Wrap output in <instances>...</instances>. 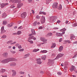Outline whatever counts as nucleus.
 Here are the masks:
<instances>
[{
	"label": "nucleus",
	"instance_id": "1",
	"mask_svg": "<svg viewBox=\"0 0 77 77\" xmlns=\"http://www.w3.org/2000/svg\"><path fill=\"white\" fill-rule=\"evenodd\" d=\"M48 60L49 61L48 63V65H49V66H52L54 63V60L49 59Z\"/></svg>",
	"mask_w": 77,
	"mask_h": 77
},
{
	"label": "nucleus",
	"instance_id": "2",
	"mask_svg": "<svg viewBox=\"0 0 77 77\" xmlns=\"http://www.w3.org/2000/svg\"><path fill=\"white\" fill-rule=\"evenodd\" d=\"M63 55H64V54H58L56 58L55 59V60H57V59H58L59 58H60V57H62V56H63Z\"/></svg>",
	"mask_w": 77,
	"mask_h": 77
},
{
	"label": "nucleus",
	"instance_id": "3",
	"mask_svg": "<svg viewBox=\"0 0 77 77\" xmlns=\"http://www.w3.org/2000/svg\"><path fill=\"white\" fill-rule=\"evenodd\" d=\"M32 34H29V36H31L32 35H36V32H35V31L33 29H31Z\"/></svg>",
	"mask_w": 77,
	"mask_h": 77
},
{
	"label": "nucleus",
	"instance_id": "4",
	"mask_svg": "<svg viewBox=\"0 0 77 77\" xmlns=\"http://www.w3.org/2000/svg\"><path fill=\"white\" fill-rule=\"evenodd\" d=\"M26 16H27V14L26 12H24L21 14V17L23 19L25 18Z\"/></svg>",
	"mask_w": 77,
	"mask_h": 77
},
{
	"label": "nucleus",
	"instance_id": "5",
	"mask_svg": "<svg viewBox=\"0 0 77 77\" xmlns=\"http://www.w3.org/2000/svg\"><path fill=\"white\" fill-rule=\"evenodd\" d=\"M11 1L13 3H16L21 2V1L20 0H11Z\"/></svg>",
	"mask_w": 77,
	"mask_h": 77
},
{
	"label": "nucleus",
	"instance_id": "6",
	"mask_svg": "<svg viewBox=\"0 0 77 77\" xmlns=\"http://www.w3.org/2000/svg\"><path fill=\"white\" fill-rule=\"evenodd\" d=\"M57 6H58V3L56 2H54L52 5V7L53 8L57 9Z\"/></svg>",
	"mask_w": 77,
	"mask_h": 77
},
{
	"label": "nucleus",
	"instance_id": "7",
	"mask_svg": "<svg viewBox=\"0 0 77 77\" xmlns=\"http://www.w3.org/2000/svg\"><path fill=\"white\" fill-rule=\"evenodd\" d=\"M18 4L17 5V8H20L23 5V3H21V2H17Z\"/></svg>",
	"mask_w": 77,
	"mask_h": 77
},
{
	"label": "nucleus",
	"instance_id": "8",
	"mask_svg": "<svg viewBox=\"0 0 77 77\" xmlns=\"http://www.w3.org/2000/svg\"><path fill=\"white\" fill-rule=\"evenodd\" d=\"M37 61V63L39 64V65H41L42 63V62L41 61V60L40 58H37L36 59Z\"/></svg>",
	"mask_w": 77,
	"mask_h": 77
},
{
	"label": "nucleus",
	"instance_id": "9",
	"mask_svg": "<svg viewBox=\"0 0 77 77\" xmlns=\"http://www.w3.org/2000/svg\"><path fill=\"white\" fill-rule=\"evenodd\" d=\"M6 32V30L4 29V26H2L1 29V33H5Z\"/></svg>",
	"mask_w": 77,
	"mask_h": 77
},
{
	"label": "nucleus",
	"instance_id": "10",
	"mask_svg": "<svg viewBox=\"0 0 77 77\" xmlns=\"http://www.w3.org/2000/svg\"><path fill=\"white\" fill-rule=\"evenodd\" d=\"M8 3H2L1 5V8H3L5 6L7 5H8Z\"/></svg>",
	"mask_w": 77,
	"mask_h": 77
},
{
	"label": "nucleus",
	"instance_id": "11",
	"mask_svg": "<svg viewBox=\"0 0 77 77\" xmlns=\"http://www.w3.org/2000/svg\"><path fill=\"white\" fill-rule=\"evenodd\" d=\"M7 60L8 63L9 62H10L11 61H13V60H14V59L13 58H7Z\"/></svg>",
	"mask_w": 77,
	"mask_h": 77
},
{
	"label": "nucleus",
	"instance_id": "12",
	"mask_svg": "<svg viewBox=\"0 0 77 77\" xmlns=\"http://www.w3.org/2000/svg\"><path fill=\"white\" fill-rule=\"evenodd\" d=\"M40 40L43 42H46L47 41V40L45 39V38L44 37L40 38Z\"/></svg>",
	"mask_w": 77,
	"mask_h": 77
},
{
	"label": "nucleus",
	"instance_id": "13",
	"mask_svg": "<svg viewBox=\"0 0 77 77\" xmlns=\"http://www.w3.org/2000/svg\"><path fill=\"white\" fill-rule=\"evenodd\" d=\"M1 62L2 63H8L7 59L2 60Z\"/></svg>",
	"mask_w": 77,
	"mask_h": 77
},
{
	"label": "nucleus",
	"instance_id": "14",
	"mask_svg": "<svg viewBox=\"0 0 77 77\" xmlns=\"http://www.w3.org/2000/svg\"><path fill=\"white\" fill-rule=\"evenodd\" d=\"M7 17V14L5 13H3L2 15V17L3 18H5Z\"/></svg>",
	"mask_w": 77,
	"mask_h": 77
},
{
	"label": "nucleus",
	"instance_id": "15",
	"mask_svg": "<svg viewBox=\"0 0 77 77\" xmlns=\"http://www.w3.org/2000/svg\"><path fill=\"white\" fill-rule=\"evenodd\" d=\"M12 72H13V74H12V76H15L16 75H17V72H16V71H15L14 70H12Z\"/></svg>",
	"mask_w": 77,
	"mask_h": 77
},
{
	"label": "nucleus",
	"instance_id": "16",
	"mask_svg": "<svg viewBox=\"0 0 77 77\" xmlns=\"http://www.w3.org/2000/svg\"><path fill=\"white\" fill-rule=\"evenodd\" d=\"M56 36H57V37H59V36H62V34L60 33L57 32L56 33Z\"/></svg>",
	"mask_w": 77,
	"mask_h": 77
},
{
	"label": "nucleus",
	"instance_id": "17",
	"mask_svg": "<svg viewBox=\"0 0 77 77\" xmlns=\"http://www.w3.org/2000/svg\"><path fill=\"white\" fill-rule=\"evenodd\" d=\"M63 46H60L59 49V51L60 52L62 51V50H63Z\"/></svg>",
	"mask_w": 77,
	"mask_h": 77
},
{
	"label": "nucleus",
	"instance_id": "18",
	"mask_svg": "<svg viewBox=\"0 0 77 77\" xmlns=\"http://www.w3.org/2000/svg\"><path fill=\"white\" fill-rule=\"evenodd\" d=\"M75 37L74 35L73 34H71L70 35V39H73L74 38H75Z\"/></svg>",
	"mask_w": 77,
	"mask_h": 77
},
{
	"label": "nucleus",
	"instance_id": "19",
	"mask_svg": "<svg viewBox=\"0 0 77 77\" xmlns=\"http://www.w3.org/2000/svg\"><path fill=\"white\" fill-rule=\"evenodd\" d=\"M56 44L55 43H54L52 44V45L51 47V48H55V47H56Z\"/></svg>",
	"mask_w": 77,
	"mask_h": 77
},
{
	"label": "nucleus",
	"instance_id": "20",
	"mask_svg": "<svg viewBox=\"0 0 77 77\" xmlns=\"http://www.w3.org/2000/svg\"><path fill=\"white\" fill-rule=\"evenodd\" d=\"M8 53L5 52L3 54L2 56L4 57H6V56H8Z\"/></svg>",
	"mask_w": 77,
	"mask_h": 77
},
{
	"label": "nucleus",
	"instance_id": "21",
	"mask_svg": "<svg viewBox=\"0 0 77 77\" xmlns=\"http://www.w3.org/2000/svg\"><path fill=\"white\" fill-rule=\"evenodd\" d=\"M5 71H6V69H2L1 70V72H2V73H4Z\"/></svg>",
	"mask_w": 77,
	"mask_h": 77
},
{
	"label": "nucleus",
	"instance_id": "22",
	"mask_svg": "<svg viewBox=\"0 0 77 77\" xmlns=\"http://www.w3.org/2000/svg\"><path fill=\"white\" fill-rule=\"evenodd\" d=\"M16 65V63H12L10 65V66H15Z\"/></svg>",
	"mask_w": 77,
	"mask_h": 77
},
{
	"label": "nucleus",
	"instance_id": "23",
	"mask_svg": "<svg viewBox=\"0 0 77 77\" xmlns=\"http://www.w3.org/2000/svg\"><path fill=\"white\" fill-rule=\"evenodd\" d=\"M62 8V5H59V7L58 8V10H61Z\"/></svg>",
	"mask_w": 77,
	"mask_h": 77
},
{
	"label": "nucleus",
	"instance_id": "24",
	"mask_svg": "<svg viewBox=\"0 0 77 77\" xmlns=\"http://www.w3.org/2000/svg\"><path fill=\"white\" fill-rule=\"evenodd\" d=\"M39 14H43V15H46V13L44 12H41L40 11L39 12Z\"/></svg>",
	"mask_w": 77,
	"mask_h": 77
},
{
	"label": "nucleus",
	"instance_id": "25",
	"mask_svg": "<svg viewBox=\"0 0 77 77\" xmlns=\"http://www.w3.org/2000/svg\"><path fill=\"white\" fill-rule=\"evenodd\" d=\"M52 1V0H46V3L47 4V5L49 4L50 2Z\"/></svg>",
	"mask_w": 77,
	"mask_h": 77
},
{
	"label": "nucleus",
	"instance_id": "26",
	"mask_svg": "<svg viewBox=\"0 0 77 77\" xmlns=\"http://www.w3.org/2000/svg\"><path fill=\"white\" fill-rule=\"evenodd\" d=\"M41 53H46L47 52V51L45 50L41 51Z\"/></svg>",
	"mask_w": 77,
	"mask_h": 77
},
{
	"label": "nucleus",
	"instance_id": "27",
	"mask_svg": "<svg viewBox=\"0 0 77 77\" xmlns=\"http://www.w3.org/2000/svg\"><path fill=\"white\" fill-rule=\"evenodd\" d=\"M41 58L43 60H45V59L46 58V56H42L41 57Z\"/></svg>",
	"mask_w": 77,
	"mask_h": 77
},
{
	"label": "nucleus",
	"instance_id": "28",
	"mask_svg": "<svg viewBox=\"0 0 77 77\" xmlns=\"http://www.w3.org/2000/svg\"><path fill=\"white\" fill-rule=\"evenodd\" d=\"M74 69V66H72L70 69V71H71V72H72Z\"/></svg>",
	"mask_w": 77,
	"mask_h": 77
},
{
	"label": "nucleus",
	"instance_id": "29",
	"mask_svg": "<svg viewBox=\"0 0 77 77\" xmlns=\"http://www.w3.org/2000/svg\"><path fill=\"white\" fill-rule=\"evenodd\" d=\"M66 29L63 28L60 29V32H65V31H66Z\"/></svg>",
	"mask_w": 77,
	"mask_h": 77
},
{
	"label": "nucleus",
	"instance_id": "30",
	"mask_svg": "<svg viewBox=\"0 0 77 77\" xmlns=\"http://www.w3.org/2000/svg\"><path fill=\"white\" fill-rule=\"evenodd\" d=\"M47 35L49 36H52L53 35V33L51 32H49L47 34Z\"/></svg>",
	"mask_w": 77,
	"mask_h": 77
},
{
	"label": "nucleus",
	"instance_id": "31",
	"mask_svg": "<svg viewBox=\"0 0 77 77\" xmlns=\"http://www.w3.org/2000/svg\"><path fill=\"white\" fill-rule=\"evenodd\" d=\"M45 20H41V22L42 24H44V23H45Z\"/></svg>",
	"mask_w": 77,
	"mask_h": 77
},
{
	"label": "nucleus",
	"instance_id": "32",
	"mask_svg": "<svg viewBox=\"0 0 77 77\" xmlns=\"http://www.w3.org/2000/svg\"><path fill=\"white\" fill-rule=\"evenodd\" d=\"M30 55L29 54H27L25 55L24 57V58H27L28 57H29V55Z\"/></svg>",
	"mask_w": 77,
	"mask_h": 77
},
{
	"label": "nucleus",
	"instance_id": "33",
	"mask_svg": "<svg viewBox=\"0 0 77 77\" xmlns=\"http://www.w3.org/2000/svg\"><path fill=\"white\" fill-rule=\"evenodd\" d=\"M48 21L51 22V23H53V22H54V20H49Z\"/></svg>",
	"mask_w": 77,
	"mask_h": 77
},
{
	"label": "nucleus",
	"instance_id": "34",
	"mask_svg": "<svg viewBox=\"0 0 77 77\" xmlns=\"http://www.w3.org/2000/svg\"><path fill=\"white\" fill-rule=\"evenodd\" d=\"M39 49H34L33 50V52H36V51H39Z\"/></svg>",
	"mask_w": 77,
	"mask_h": 77
},
{
	"label": "nucleus",
	"instance_id": "35",
	"mask_svg": "<svg viewBox=\"0 0 77 77\" xmlns=\"http://www.w3.org/2000/svg\"><path fill=\"white\" fill-rule=\"evenodd\" d=\"M3 23L4 24L6 25L8 23V22H7V21H4L3 22Z\"/></svg>",
	"mask_w": 77,
	"mask_h": 77
},
{
	"label": "nucleus",
	"instance_id": "36",
	"mask_svg": "<svg viewBox=\"0 0 77 77\" xmlns=\"http://www.w3.org/2000/svg\"><path fill=\"white\" fill-rule=\"evenodd\" d=\"M21 33V31H18L17 32V35H20Z\"/></svg>",
	"mask_w": 77,
	"mask_h": 77
},
{
	"label": "nucleus",
	"instance_id": "37",
	"mask_svg": "<svg viewBox=\"0 0 77 77\" xmlns=\"http://www.w3.org/2000/svg\"><path fill=\"white\" fill-rule=\"evenodd\" d=\"M13 42L12 40L9 41L7 43V44H10L11 43V42Z\"/></svg>",
	"mask_w": 77,
	"mask_h": 77
},
{
	"label": "nucleus",
	"instance_id": "38",
	"mask_svg": "<svg viewBox=\"0 0 77 77\" xmlns=\"http://www.w3.org/2000/svg\"><path fill=\"white\" fill-rule=\"evenodd\" d=\"M72 27H76V23H74L72 25Z\"/></svg>",
	"mask_w": 77,
	"mask_h": 77
},
{
	"label": "nucleus",
	"instance_id": "39",
	"mask_svg": "<svg viewBox=\"0 0 77 77\" xmlns=\"http://www.w3.org/2000/svg\"><path fill=\"white\" fill-rule=\"evenodd\" d=\"M37 24V22L35 21L33 23V25L34 26H36Z\"/></svg>",
	"mask_w": 77,
	"mask_h": 77
},
{
	"label": "nucleus",
	"instance_id": "40",
	"mask_svg": "<svg viewBox=\"0 0 77 77\" xmlns=\"http://www.w3.org/2000/svg\"><path fill=\"white\" fill-rule=\"evenodd\" d=\"M1 38H6V35H3Z\"/></svg>",
	"mask_w": 77,
	"mask_h": 77
},
{
	"label": "nucleus",
	"instance_id": "41",
	"mask_svg": "<svg viewBox=\"0 0 77 77\" xmlns=\"http://www.w3.org/2000/svg\"><path fill=\"white\" fill-rule=\"evenodd\" d=\"M65 42H68L69 44L71 43V41L69 40H66L65 41Z\"/></svg>",
	"mask_w": 77,
	"mask_h": 77
},
{
	"label": "nucleus",
	"instance_id": "42",
	"mask_svg": "<svg viewBox=\"0 0 77 77\" xmlns=\"http://www.w3.org/2000/svg\"><path fill=\"white\" fill-rule=\"evenodd\" d=\"M27 41L28 42H30L31 44H33V42L32 41H29V40H28Z\"/></svg>",
	"mask_w": 77,
	"mask_h": 77
},
{
	"label": "nucleus",
	"instance_id": "43",
	"mask_svg": "<svg viewBox=\"0 0 77 77\" xmlns=\"http://www.w3.org/2000/svg\"><path fill=\"white\" fill-rule=\"evenodd\" d=\"M19 73L21 74H24V72L22 71H20Z\"/></svg>",
	"mask_w": 77,
	"mask_h": 77
},
{
	"label": "nucleus",
	"instance_id": "44",
	"mask_svg": "<svg viewBox=\"0 0 77 77\" xmlns=\"http://www.w3.org/2000/svg\"><path fill=\"white\" fill-rule=\"evenodd\" d=\"M10 8H15V6L14 5H12L10 6Z\"/></svg>",
	"mask_w": 77,
	"mask_h": 77
},
{
	"label": "nucleus",
	"instance_id": "45",
	"mask_svg": "<svg viewBox=\"0 0 77 77\" xmlns=\"http://www.w3.org/2000/svg\"><path fill=\"white\" fill-rule=\"evenodd\" d=\"M50 18L51 20H54V16H51Z\"/></svg>",
	"mask_w": 77,
	"mask_h": 77
},
{
	"label": "nucleus",
	"instance_id": "46",
	"mask_svg": "<svg viewBox=\"0 0 77 77\" xmlns=\"http://www.w3.org/2000/svg\"><path fill=\"white\" fill-rule=\"evenodd\" d=\"M58 75H61L62 74V73L61 72H58L57 73Z\"/></svg>",
	"mask_w": 77,
	"mask_h": 77
},
{
	"label": "nucleus",
	"instance_id": "47",
	"mask_svg": "<svg viewBox=\"0 0 77 77\" xmlns=\"http://www.w3.org/2000/svg\"><path fill=\"white\" fill-rule=\"evenodd\" d=\"M36 18H37V19H39L40 18V17L38 15H37L36 16Z\"/></svg>",
	"mask_w": 77,
	"mask_h": 77
},
{
	"label": "nucleus",
	"instance_id": "48",
	"mask_svg": "<svg viewBox=\"0 0 77 77\" xmlns=\"http://www.w3.org/2000/svg\"><path fill=\"white\" fill-rule=\"evenodd\" d=\"M54 20H56L57 18V16H54Z\"/></svg>",
	"mask_w": 77,
	"mask_h": 77
},
{
	"label": "nucleus",
	"instance_id": "49",
	"mask_svg": "<svg viewBox=\"0 0 77 77\" xmlns=\"http://www.w3.org/2000/svg\"><path fill=\"white\" fill-rule=\"evenodd\" d=\"M42 18L43 19V20H45V16H42Z\"/></svg>",
	"mask_w": 77,
	"mask_h": 77
},
{
	"label": "nucleus",
	"instance_id": "50",
	"mask_svg": "<svg viewBox=\"0 0 77 77\" xmlns=\"http://www.w3.org/2000/svg\"><path fill=\"white\" fill-rule=\"evenodd\" d=\"M19 51H24V49H22L19 50Z\"/></svg>",
	"mask_w": 77,
	"mask_h": 77
},
{
	"label": "nucleus",
	"instance_id": "51",
	"mask_svg": "<svg viewBox=\"0 0 77 77\" xmlns=\"http://www.w3.org/2000/svg\"><path fill=\"white\" fill-rule=\"evenodd\" d=\"M18 48L19 49H21L22 48V47H21V45H20L19 46H18Z\"/></svg>",
	"mask_w": 77,
	"mask_h": 77
},
{
	"label": "nucleus",
	"instance_id": "52",
	"mask_svg": "<svg viewBox=\"0 0 77 77\" xmlns=\"http://www.w3.org/2000/svg\"><path fill=\"white\" fill-rule=\"evenodd\" d=\"M7 26L8 27H11V24H8L7 25Z\"/></svg>",
	"mask_w": 77,
	"mask_h": 77
},
{
	"label": "nucleus",
	"instance_id": "53",
	"mask_svg": "<svg viewBox=\"0 0 77 77\" xmlns=\"http://www.w3.org/2000/svg\"><path fill=\"white\" fill-rule=\"evenodd\" d=\"M62 38H60V39L59 40V42H61L62 41Z\"/></svg>",
	"mask_w": 77,
	"mask_h": 77
},
{
	"label": "nucleus",
	"instance_id": "54",
	"mask_svg": "<svg viewBox=\"0 0 77 77\" xmlns=\"http://www.w3.org/2000/svg\"><path fill=\"white\" fill-rule=\"evenodd\" d=\"M57 23H60V20H58L57 21Z\"/></svg>",
	"mask_w": 77,
	"mask_h": 77
},
{
	"label": "nucleus",
	"instance_id": "55",
	"mask_svg": "<svg viewBox=\"0 0 77 77\" xmlns=\"http://www.w3.org/2000/svg\"><path fill=\"white\" fill-rule=\"evenodd\" d=\"M73 44H77V41L75 42H73Z\"/></svg>",
	"mask_w": 77,
	"mask_h": 77
},
{
	"label": "nucleus",
	"instance_id": "56",
	"mask_svg": "<svg viewBox=\"0 0 77 77\" xmlns=\"http://www.w3.org/2000/svg\"><path fill=\"white\" fill-rule=\"evenodd\" d=\"M40 73H41V74H44V72H43V71H40Z\"/></svg>",
	"mask_w": 77,
	"mask_h": 77
},
{
	"label": "nucleus",
	"instance_id": "57",
	"mask_svg": "<svg viewBox=\"0 0 77 77\" xmlns=\"http://www.w3.org/2000/svg\"><path fill=\"white\" fill-rule=\"evenodd\" d=\"M31 38V39H33V37H34V36L33 35L31 37H30Z\"/></svg>",
	"mask_w": 77,
	"mask_h": 77
},
{
	"label": "nucleus",
	"instance_id": "58",
	"mask_svg": "<svg viewBox=\"0 0 77 77\" xmlns=\"http://www.w3.org/2000/svg\"><path fill=\"white\" fill-rule=\"evenodd\" d=\"M52 56H55V53H53L52 55H51Z\"/></svg>",
	"mask_w": 77,
	"mask_h": 77
},
{
	"label": "nucleus",
	"instance_id": "59",
	"mask_svg": "<svg viewBox=\"0 0 77 77\" xmlns=\"http://www.w3.org/2000/svg\"><path fill=\"white\" fill-rule=\"evenodd\" d=\"M13 24H14V23H11L10 24L11 27H12V26H13Z\"/></svg>",
	"mask_w": 77,
	"mask_h": 77
},
{
	"label": "nucleus",
	"instance_id": "60",
	"mask_svg": "<svg viewBox=\"0 0 77 77\" xmlns=\"http://www.w3.org/2000/svg\"><path fill=\"white\" fill-rule=\"evenodd\" d=\"M43 28L42 26H40L38 28V29H42Z\"/></svg>",
	"mask_w": 77,
	"mask_h": 77
},
{
	"label": "nucleus",
	"instance_id": "61",
	"mask_svg": "<svg viewBox=\"0 0 77 77\" xmlns=\"http://www.w3.org/2000/svg\"><path fill=\"white\" fill-rule=\"evenodd\" d=\"M12 35H17V33H13L12 34Z\"/></svg>",
	"mask_w": 77,
	"mask_h": 77
},
{
	"label": "nucleus",
	"instance_id": "62",
	"mask_svg": "<svg viewBox=\"0 0 77 77\" xmlns=\"http://www.w3.org/2000/svg\"><path fill=\"white\" fill-rule=\"evenodd\" d=\"M54 29H58L59 28H57V27H54L53 28Z\"/></svg>",
	"mask_w": 77,
	"mask_h": 77
},
{
	"label": "nucleus",
	"instance_id": "63",
	"mask_svg": "<svg viewBox=\"0 0 77 77\" xmlns=\"http://www.w3.org/2000/svg\"><path fill=\"white\" fill-rule=\"evenodd\" d=\"M21 23V21H19L17 23L18 24H20Z\"/></svg>",
	"mask_w": 77,
	"mask_h": 77
},
{
	"label": "nucleus",
	"instance_id": "64",
	"mask_svg": "<svg viewBox=\"0 0 77 77\" xmlns=\"http://www.w3.org/2000/svg\"><path fill=\"white\" fill-rule=\"evenodd\" d=\"M65 65H68V63L66 62H65Z\"/></svg>",
	"mask_w": 77,
	"mask_h": 77
}]
</instances>
